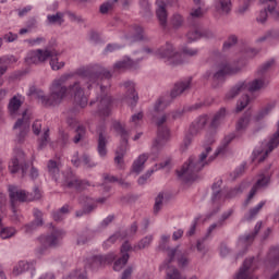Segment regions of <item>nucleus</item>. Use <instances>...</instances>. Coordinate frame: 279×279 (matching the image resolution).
<instances>
[{
  "instance_id": "nucleus-35",
  "label": "nucleus",
  "mask_w": 279,
  "mask_h": 279,
  "mask_svg": "<svg viewBox=\"0 0 279 279\" xmlns=\"http://www.w3.org/2000/svg\"><path fill=\"white\" fill-rule=\"evenodd\" d=\"M102 178L105 180V184H114V182H118V184H120V186H124V189H128V186H130V183H128L123 179H119L112 174L104 173Z\"/></svg>"
},
{
  "instance_id": "nucleus-40",
  "label": "nucleus",
  "mask_w": 279,
  "mask_h": 279,
  "mask_svg": "<svg viewBox=\"0 0 279 279\" xmlns=\"http://www.w3.org/2000/svg\"><path fill=\"white\" fill-rule=\"evenodd\" d=\"M128 260H130V254L124 253L123 255H121L120 258H118L113 263V270L121 271V269H123V267H125L128 265Z\"/></svg>"
},
{
  "instance_id": "nucleus-19",
  "label": "nucleus",
  "mask_w": 279,
  "mask_h": 279,
  "mask_svg": "<svg viewBox=\"0 0 279 279\" xmlns=\"http://www.w3.org/2000/svg\"><path fill=\"white\" fill-rule=\"evenodd\" d=\"M65 185L68 189H74L75 191H86L88 186H90V183L84 180L77 179V177H74L73 174H70V178L65 179Z\"/></svg>"
},
{
  "instance_id": "nucleus-54",
  "label": "nucleus",
  "mask_w": 279,
  "mask_h": 279,
  "mask_svg": "<svg viewBox=\"0 0 279 279\" xmlns=\"http://www.w3.org/2000/svg\"><path fill=\"white\" fill-rule=\"evenodd\" d=\"M119 0H113L112 2H105L100 5L99 12L100 14H108L111 10H114V3Z\"/></svg>"
},
{
  "instance_id": "nucleus-53",
  "label": "nucleus",
  "mask_w": 279,
  "mask_h": 279,
  "mask_svg": "<svg viewBox=\"0 0 279 279\" xmlns=\"http://www.w3.org/2000/svg\"><path fill=\"white\" fill-rule=\"evenodd\" d=\"M250 104V96L244 95L242 96L236 105V112H242V110H245Z\"/></svg>"
},
{
  "instance_id": "nucleus-63",
  "label": "nucleus",
  "mask_w": 279,
  "mask_h": 279,
  "mask_svg": "<svg viewBox=\"0 0 279 279\" xmlns=\"http://www.w3.org/2000/svg\"><path fill=\"white\" fill-rule=\"evenodd\" d=\"M38 228H40V226L36 222H31L27 223L23 227V230L26 234H32V232H34L35 230H37Z\"/></svg>"
},
{
  "instance_id": "nucleus-8",
  "label": "nucleus",
  "mask_w": 279,
  "mask_h": 279,
  "mask_svg": "<svg viewBox=\"0 0 279 279\" xmlns=\"http://www.w3.org/2000/svg\"><path fill=\"white\" fill-rule=\"evenodd\" d=\"M165 123H167V114L161 116L156 122L157 137L153 143V151L156 154L171 141V131H169V128H167Z\"/></svg>"
},
{
  "instance_id": "nucleus-42",
  "label": "nucleus",
  "mask_w": 279,
  "mask_h": 279,
  "mask_svg": "<svg viewBox=\"0 0 279 279\" xmlns=\"http://www.w3.org/2000/svg\"><path fill=\"white\" fill-rule=\"evenodd\" d=\"M267 260L272 267H276L279 263V246L270 248Z\"/></svg>"
},
{
  "instance_id": "nucleus-13",
  "label": "nucleus",
  "mask_w": 279,
  "mask_h": 279,
  "mask_svg": "<svg viewBox=\"0 0 279 279\" xmlns=\"http://www.w3.org/2000/svg\"><path fill=\"white\" fill-rule=\"evenodd\" d=\"M116 258L117 255H114V253H109L107 255H95L87 259L86 267L97 271V269H101V267H106V265H111V263H114Z\"/></svg>"
},
{
  "instance_id": "nucleus-36",
  "label": "nucleus",
  "mask_w": 279,
  "mask_h": 279,
  "mask_svg": "<svg viewBox=\"0 0 279 279\" xmlns=\"http://www.w3.org/2000/svg\"><path fill=\"white\" fill-rule=\"evenodd\" d=\"M48 25H62L64 23V13L57 12L56 14L47 15Z\"/></svg>"
},
{
  "instance_id": "nucleus-10",
  "label": "nucleus",
  "mask_w": 279,
  "mask_h": 279,
  "mask_svg": "<svg viewBox=\"0 0 279 279\" xmlns=\"http://www.w3.org/2000/svg\"><path fill=\"white\" fill-rule=\"evenodd\" d=\"M29 117H27V110L23 111L22 118L17 119L13 125V130H16V141L20 144L25 143L27 134H29Z\"/></svg>"
},
{
  "instance_id": "nucleus-29",
  "label": "nucleus",
  "mask_w": 279,
  "mask_h": 279,
  "mask_svg": "<svg viewBox=\"0 0 279 279\" xmlns=\"http://www.w3.org/2000/svg\"><path fill=\"white\" fill-rule=\"evenodd\" d=\"M166 269V279H186L185 276H182V274H180V270H178V268L172 267L171 264H169V267H165V268H160ZM191 279H197V276H193Z\"/></svg>"
},
{
  "instance_id": "nucleus-52",
  "label": "nucleus",
  "mask_w": 279,
  "mask_h": 279,
  "mask_svg": "<svg viewBox=\"0 0 279 279\" xmlns=\"http://www.w3.org/2000/svg\"><path fill=\"white\" fill-rule=\"evenodd\" d=\"M199 108V105H196L195 107H184L183 109H179L177 111L172 112V118L173 119H180L184 117V112H189L191 110H197Z\"/></svg>"
},
{
  "instance_id": "nucleus-23",
  "label": "nucleus",
  "mask_w": 279,
  "mask_h": 279,
  "mask_svg": "<svg viewBox=\"0 0 279 279\" xmlns=\"http://www.w3.org/2000/svg\"><path fill=\"white\" fill-rule=\"evenodd\" d=\"M267 184H269L268 177H262L260 179H258L257 182L255 183V185L250 191V194L244 203L245 206H247V204H250V201H252L254 198V195H256L258 189H263V187L267 186Z\"/></svg>"
},
{
  "instance_id": "nucleus-22",
  "label": "nucleus",
  "mask_w": 279,
  "mask_h": 279,
  "mask_svg": "<svg viewBox=\"0 0 279 279\" xmlns=\"http://www.w3.org/2000/svg\"><path fill=\"white\" fill-rule=\"evenodd\" d=\"M145 57H141L140 59H137L136 61L128 58L124 59L122 61H118L114 65H113V71L118 72V71H125V69H136L138 66V62H141V60H143Z\"/></svg>"
},
{
  "instance_id": "nucleus-41",
  "label": "nucleus",
  "mask_w": 279,
  "mask_h": 279,
  "mask_svg": "<svg viewBox=\"0 0 279 279\" xmlns=\"http://www.w3.org/2000/svg\"><path fill=\"white\" fill-rule=\"evenodd\" d=\"M156 14L160 26L165 29L167 27V9H165V5H159Z\"/></svg>"
},
{
  "instance_id": "nucleus-38",
  "label": "nucleus",
  "mask_w": 279,
  "mask_h": 279,
  "mask_svg": "<svg viewBox=\"0 0 279 279\" xmlns=\"http://www.w3.org/2000/svg\"><path fill=\"white\" fill-rule=\"evenodd\" d=\"M80 203L86 204L84 207L86 215H90V213H93V210H95V208H97V204H95L93 202V199L88 196H81Z\"/></svg>"
},
{
  "instance_id": "nucleus-55",
  "label": "nucleus",
  "mask_w": 279,
  "mask_h": 279,
  "mask_svg": "<svg viewBox=\"0 0 279 279\" xmlns=\"http://www.w3.org/2000/svg\"><path fill=\"white\" fill-rule=\"evenodd\" d=\"M14 234H16V229L14 228H2L0 230V236L1 239H12V236H14Z\"/></svg>"
},
{
  "instance_id": "nucleus-62",
  "label": "nucleus",
  "mask_w": 279,
  "mask_h": 279,
  "mask_svg": "<svg viewBox=\"0 0 279 279\" xmlns=\"http://www.w3.org/2000/svg\"><path fill=\"white\" fill-rule=\"evenodd\" d=\"M267 38H272L274 40H279V31L278 29H271L266 33L264 37H262L259 40L263 43V40H267Z\"/></svg>"
},
{
  "instance_id": "nucleus-59",
  "label": "nucleus",
  "mask_w": 279,
  "mask_h": 279,
  "mask_svg": "<svg viewBox=\"0 0 279 279\" xmlns=\"http://www.w3.org/2000/svg\"><path fill=\"white\" fill-rule=\"evenodd\" d=\"M274 60H269L266 63H264L257 71V75L259 77H263V75H265V73H267L269 71V69H271V66H274Z\"/></svg>"
},
{
  "instance_id": "nucleus-60",
  "label": "nucleus",
  "mask_w": 279,
  "mask_h": 279,
  "mask_svg": "<svg viewBox=\"0 0 279 279\" xmlns=\"http://www.w3.org/2000/svg\"><path fill=\"white\" fill-rule=\"evenodd\" d=\"M260 228H263V222L259 221L256 223L254 228V232L248 235H245L244 241L250 242L253 239H256V236L258 235V232H260Z\"/></svg>"
},
{
  "instance_id": "nucleus-43",
  "label": "nucleus",
  "mask_w": 279,
  "mask_h": 279,
  "mask_svg": "<svg viewBox=\"0 0 279 279\" xmlns=\"http://www.w3.org/2000/svg\"><path fill=\"white\" fill-rule=\"evenodd\" d=\"M48 173L54 179L58 180V177L60 175V166L58 162L53 160L48 161Z\"/></svg>"
},
{
  "instance_id": "nucleus-3",
  "label": "nucleus",
  "mask_w": 279,
  "mask_h": 279,
  "mask_svg": "<svg viewBox=\"0 0 279 279\" xmlns=\"http://www.w3.org/2000/svg\"><path fill=\"white\" fill-rule=\"evenodd\" d=\"M58 56H60V52L56 48L47 46L44 49L29 51L25 62L28 64H45L47 60H50L52 71H60V69H64V61H60Z\"/></svg>"
},
{
  "instance_id": "nucleus-47",
  "label": "nucleus",
  "mask_w": 279,
  "mask_h": 279,
  "mask_svg": "<svg viewBox=\"0 0 279 279\" xmlns=\"http://www.w3.org/2000/svg\"><path fill=\"white\" fill-rule=\"evenodd\" d=\"M22 102L16 96H14L9 102L10 114H16L17 110L21 108Z\"/></svg>"
},
{
  "instance_id": "nucleus-49",
  "label": "nucleus",
  "mask_w": 279,
  "mask_h": 279,
  "mask_svg": "<svg viewBox=\"0 0 279 279\" xmlns=\"http://www.w3.org/2000/svg\"><path fill=\"white\" fill-rule=\"evenodd\" d=\"M263 206H265V202H260L256 207L250 209L248 215H246L244 219L246 221H252V219H254V217H256V215L260 213V209L263 208Z\"/></svg>"
},
{
  "instance_id": "nucleus-61",
  "label": "nucleus",
  "mask_w": 279,
  "mask_h": 279,
  "mask_svg": "<svg viewBox=\"0 0 279 279\" xmlns=\"http://www.w3.org/2000/svg\"><path fill=\"white\" fill-rule=\"evenodd\" d=\"M182 23H184V19L180 14H175L171 19V25L174 27V29H178V27H182Z\"/></svg>"
},
{
  "instance_id": "nucleus-24",
  "label": "nucleus",
  "mask_w": 279,
  "mask_h": 279,
  "mask_svg": "<svg viewBox=\"0 0 279 279\" xmlns=\"http://www.w3.org/2000/svg\"><path fill=\"white\" fill-rule=\"evenodd\" d=\"M213 32L202 28H196L187 33V39L190 43H193V40H198V38H213Z\"/></svg>"
},
{
  "instance_id": "nucleus-28",
  "label": "nucleus",
  "mask_w": 279,
  "mask_h": 279,
  "mask_svg": "<svg viewBox=\"0 0 279 279\" xmlns=\"http://www.w3.org/2000/svg\"><path fill=\"white\" fill-rule=\"evenodd\" d=\"M128 236V232L125 231H116L112 235H110L105 242H104V247L108 248L111 245H114L117 241H123Z\"/></svg>"
},
{
  "instance_id": "nucleus-26",
  "label": "nucleus",
  "mask_w": 279,
  "mask_h": 279,
  "mask_svg": "<svg viewBox=\"0 0 279 279\" xmlns=\"http://www.w3.org/2000/svg\"><path fill=\"white\" fill-rule=\"evenodd\" d=\"M269 84V81L265 78V76H260L259 78L253 80L251 83H247L248 93H256L257 90H260V88H265Z\"/></svg>"
},
{
  "instance_id": "nucleus-58",
  "label": "nucleus",
  "mask_w": 279,
  "mask_h": 279,
  "mask_svg": "<svg viewBox=\"0 0 279 279\" xmlns=\"http://www.w3.org/2000/svg\"><path fill=\"white\" fill-rule=\"evenodd\" d=\"M236 43H239V38L236 37V35L229 36L228 39L223 44V50L228 51V49H231V47H234V45H236Z\"/></svg>"
},
{
  "instance_id": "nucleus-17",
  "label": "nucleus",
  "mask_w": 279,
  "mask_h": 279,
  "mask_svg": "<svg viewBox=\"0 0 279 279\" xmlns=\"http://www.w3.org/2000/svg\"><path fill=\"white\" fill-rule=\"evenodd\" d=\"M245 90H247V82L240 81L229 89L225 99L226 101H232V99H236V97H239L241 93H245Z\"/></svg>"
},
{
  "instance_id": "nucleus-31",
  "label": "nucleus",
  "mask_w": 279,
  "mask_h": 279,
  "mask_svg": "<svg viewBox=\"0 0 279 279\" xmlns=\"http://www.w3.org/2000/svg\"><path fill=\"white\" fill-rule=\"evenodd\" d=\"M260 2L267 5V10L272 19L275 21H279V11L276 10V5H278V2H276V0H260Z\"/></svg>"
},
{
  "instance_id": "nucleus-33",
  "label": "nucleus",
  "mask_w": 279,
  "mask_h": 279,
  "mask_svg": "<svg viewBox=\"0 0 279 279\" xmlns=\"http://www.w3.org/2000/svg\"><path fill=\"white\" fill-rule=\"evenodd\" d=\"M227 114L228 110H226L225 107L220 108V110L214 116L210 122V128H219V123L226 119Z\"/></svg>"
},
{
  "instance_id": "nucleus-18",
  "label": "nucleus",
  "mask_w": 279,
  "mask_h": 279,
  "mask_svg": "<svg viewBox=\"0 0 279 279\" xmlns=\"http://www.w3.org/2000/svg\"><path fill=\"white\" fill-rule=\"evenodd\" d=\"M178 247L171 248L167 245V242H160L158 250L160 252H166L168 259H166L162 265L160 266V269H165V267H169L171 265V262L175 259V254H178Z\"/></svg>"
},
{
  "instance_id": "nucleus-2",
  "label": "nucleus",
  "mask_w": 279,
  "mask_h": 279,
  "mask_svg": "<svg viewBox=\"0 0 279 279\" xmlns=\"http://www.w3.org/2000/svg\"><path fill=\"white\" fill-rule=\"evenodd\" d=\"M71 75H62L60 78H56L52 81L49 95L39 94L38 99L41 101V106L44 108H56V106H60L69 96V87H66V82Z\"/></svg>"
},
{
  "instance_id": "nucleus-21",
  "label": "nucleus",
  "mask_w": 279,
  "mask_h": 279,
  "mask_svg": "<svg viewBox=\"0 0 279 279\" xmlns=\"http://www.w3.org/2000/svg\"><path fill=\"white\" fill-rule=\"evenodd\" d=\"M124 88L126 89V96L125 99L128 104L131 105L132 108L138 104V94L136 93V89L134 88V83L128 81L124 83Z\"/></svg>"
},
{
  "instance_id": "nucleus-39",
  "label": "nucleus",
  "mask_w": 279,
  "mask_h": 279,
  "mask_svg": "<svg viewBox=\"0 0 279 279\" xmlns=\"http://www.w3.org/2000/svg\"><path fill=\"white\" fill-rule=\"evenodd\" d=\"M250 121H252V113H246L242 118L239 119L236 123V131L243 132V130H247V125H250Z\"/></svg>"
},
{
  "instance_id": "nucleus-6",
  "label": "nucleus",
  "mask_w": 279,
  "mask_h": 279,
  "mask_svg": "<svg viewBox=\"0 0 279 279\" xmlns=\"http://www.w3.org/2000/svg\"><path fill=\"white\" fill-rule=\"evenodd\" d=\"M9 197L11 202V208L14 217H16V204L25 202H34L35 199H40L41 194L38 187H34V193L26 192L25 190H19L14 185L9 186Z\"/></svg>"
},
{
  "instance_id": "nucleus-1",
  "label": "nucleus",
  "mask_w": 279,
  "mask_h": 279,
  "mask_svg": "<svg viewBox=\"0 0 279 279\" xmlns=\"http://www.w3.org/2000/svg\"><path fill=\"white\" fill-rule=\"evenodd\" d=\"M233 138H236V135H234V133L225 136L216 154L211 156L209 155L210 151H213V147L206 146L205 151H203L198 156V158L190 157L187 162H185L181 170L178 171L179 178H182V180H184L185 182H195V180L199 178V171H202V169H204L207 165H210V162H213V160H215V158H217L219 154H225L226 149H228V145L232 143Z\"/></svg>"
},
{
  "instance_id": "nucleus-15",
  "label": "nucleus",
  "mask_w": 279,
  "mask_h": 279,
  "mask_svg": "<svg viewBox=\"0 0 279 279\" xmlns=\"http://www.w3.org/2000/svg\"><path fill=\"white\" fill-rule=\"evenodd\" d=\"M96 133L98 135L97 140V151L102 158L108 154V133H106V125L101 124L97 128Z\"/></svg>"
},
{
  "instance_id": "nucleus-11",
  "label": "nucleus",
  "mask_w": 279,
  "mask_h": 279,
  "mask_svg": "<svg viewBox=\"0 0 279 279\" xmlns=\"http://www.w3.org/2000/svg\"><path fill=\"white\" fill-rule=\"evenodd\" d=\"M155 54L157 58L168 60L170 64H180L182 61H180V52L177 51L175 48H173V45L167 43L165 46L159 48Z\"/></svg>"
},
{
  "instance_id": "nucleus-64",
  "label": "nucleus",
  "mask_w": 279,
  "mask_h": 279,
  "mask_svg": "<svg viewBox=\"0 0 279 279\" xmlns=\"http://www.w3.org/2000/svg\"><path fill=\"white\" fill-rule=\"evenodd\" d=\"M88 242V234L82 232L77 234L76 244L77 245H86Z\"/></svg>"
},
{
  "instance_id": "nucleus-51",
  "label": "nucleus",
  "mask_w": 279,
  "mask_h": 279,
  "mask_svg": "<svg viewBox=\"0 0 279 279\" xmlns=\"http://www.w3.org/2000/svg\"><path fill=\"white\" fill-rule=\"evenodd\" d=\"M75 136L73 138V143L77 144L80 143V141H83V138H85L86 136V128H84L83 125H78L75 130Z\"/></svg>"
},
{
  "instance_id": "nucleus-45",
  "label": "nucleus",
  "mask_w": 279,
  "mask_h": 279,
  "mask_svg": "<svg viewBox=\"0 0 279 279\" xmlns=\"http://www.w3.org/2000/svg\"><path fill=\"white\" fill-rule=\"evenodd\" d=\"M140 5H141V13L145 19H149L153 16L151 13V4H149L148 0H140Z\"/></svg>"
},
{
  "instance_id": "nucleus-4",
  "label": "nucleus",
  "mask_w": 279,
  "mask_h": 279,
  "mask_svg": "<svg viewBox=\"0 0 279 279\" xmlns=\"http://www.w3.org/2000/svg\"><path fill=\"white\" fill-rule=\"evenodd\" d=\"M31 167V170H29ZM29 170V178L32 180H36L38 178V169L34 167V160L29 161L27 160V154H25V150L21 148L14 149V155L11 158V161L9 163V171L10 173H19L21 171L22 178H25L27 175V171Z\"/></svg>"
},
{
  "instance_id": "nucleus-16",
  "label": "nucleus",
  "mask_w": 279,
  "mask_h": 279,
  "mask_svg": "<svg viewBox=\"0 0 279 279\" xmlns=\"http://www.w3.org/2000/svg\"><path fill=\"white\" fill-rule=\"evenodd\" d=\"M254 263V257L246 258L243 263V266L240 268L239 272L235 275L234 279H255L254 269L252 265Z\"/></svg>"
},
{
  "instance_id": "nucleus-20",
  "label": "nucleus",
  "mask_w": 279,
  "mask_h": 279,
  "mask_svg": "<svg viewBox=\"0 0 279 279\" xmlns=\"http://www.w3.org/2000/svg\"><path fill=\"white\" fill-rule=\"evenodd\" d=\"M186 90H191V78L175 83L170 96L172 99H175L180 95H183V93H186Z\"/></svg>"
},
{
  "instance_id": "nucleus-48",
  "label": "nucleus",
  "mask_w": 279,
  "mask_h": 279,
  "mask_svg": "<svg viewBox=\"0 0 279 279\" xmlns=\"http://www.w3.org/2000/svg\"><path fill=\"white\" fill-rule=\"evenodd\" d=\"M162 202H165V193L160 192L155 198L154 215H158L162 210Z\"/></svg>"
},
{
  "instance_id": "nucleus-34",
  "label": "nucleus",
  "mask_w": 279,
  "mask_h": 279,
  "mask_svg": "<svg viewBox=\"0 0 279 279\" xmlns=\"http://www.w3.org/2000/svg\"><path fill=\"white\" fill-rule=\"evenodd\" d=\"M221 181H217L216 183L213 184L211 190H213V195H211V202H219L221 197H223L225 193L223 190H221Z\"/></svg>"
},
{
  "instance_id": "nucleus-46",
  "label": "nucleus",
  "mask_w": 279,
  "mask_h": 279,
  "mask_svg": "<svg viewBox=\"0 0 279 279\" xmlns=\"http://www.w3.org/2000/svg\"><path fill=\"white\" fill-rule=\"evenodd\" d=\"M246 189H247V186L245 185V183H241L240 185H238L234 189L230 190L225 195V197H228L229 199H232V197H236V195H241V193H243Z\"/></svg>"
},
{
  "instance_id": "nucleus-32",
  "label": "nucleus",
  "mask_w": 279,
  "mask_h": 279,
  "mask_svg": "<svg viewBox=\"0 0 279 279\" xmlns=\"http://www.w3.org/2000/svg\"><path fill=\"white\" fill-rule=\"evenodd\" d=\"M14 62H16L14 56L0 58V77L1 75H5L8 66H10V64H14Z\"/></svg>"
},
{
  "instance_id": "nucleus-30",
  "label": "nucleus",
  "mask_w": 279,
  "mask_h": 279,
  "mask_svg": "<svg viewBox=\"0 0 279 279\" xmlns=\"http://www.w3.org/2000/svg\"><path fill=\"white\" fill-rule=\"evenodd\" d=\"M149 156L147 154L140 155L138 158L133 162V172L141 173L145 169V162H147Z\"/></svg>"
},
{
  "instance_id": "nucleus-44",
  "label": "nucleus",
  "mask_w": 279,
  "mask_h": 279,
  "mask_svg": "<svg viewBox=\"0 0 279 279\" xmlns=\"http://www.w3.org/2000/svg\"><path fill=\"white\" fill-rule=\"evenodd\" d=\"M276 108V104H268L266 107H264L255 117L254 120L255 121H263V119H265V117H267V114H269V112H271V110Z\"/></svg>"
},
{
  "instance_id": "nucleus-12",
  "label": "nucleus",
  "mask_w": 279,
  "mask_h": 279,
  "mask_svg": "<svg viewBox=\"0 0 279 279\" xmlns=\"http://www.w3.org/2000/svg\"><path fill=\"white\" fill-rule=\"evenodd\" d=\"M65 234L66 232L62 229H53L50 234L39 236L38 241L45 248L58 247V245H60V241L64 239Z\"/></svg>"
},
{
  "instance_id": "nucleus-37",
  "label": "nucleus",
  "mask_w": 279,
  "mask_h": 279,
  "mask_svg": "<svg viewBox=\"0 0 279 279\" xmlns=\"http://www.w3.org/2000/svg\"><path fill=\"white\" fill-rule=\"evenodd\" d=\"M179 267H187L189 266V252L180 251V246H178V252L175 253Z\"/></svg>"
},
{
  "instance_id": "nucleus-5",
  "label": "nucleus",
  "mask_w": 279,
  "mask_h": 279,
  "mask_svg": "<svg viewBox=\"0 0 279 279\" xmlns=\"http://www.w3.org/2000/svg\"><path fill=\"white\" fill-rule=\"evenodd\" d=\"M240 71V68L232 66L230 63H221L207 70L203 74V78L210 80L213 88H219L226 82L227 75H236Z\"/></svg>"
},
{
  "instance_id": "nucleus-9",
  "label": "nucleus",
  "mask_w": 279,
  "mask_h": 279,
  "mask_svg": "<svg viewBox=\"0 0 279 279\" xmlns=\"http://www.w3.org/2000/svg\"><path fill=\"white\" fill-rule=\"evenodd\" d=\"M208 124V116L198 117L192 124L190 125L189 133L185 135L183 140V144L181 145V150L186 151L189 147H191V143H193V138L202 134V131Z\"/></svg>"
},
{
  "instance_id": "nucleus-27",
  "label": "nucleus",
  "mask_w": 279,
  "mask_h": 279,
  "mask_svg": "<svg viewBox=\"0 0 279 279\" xmlns=\"http://www.w3.org/2000/svg\"><path fill=\"white\" fill-rule=\"evenodd\" d=\"M215 10L219 14H230L232 12V0H216Z\"/></svg>"
},
{
  "instance_id": "nucleus-14",
  "label": "nucleus",
  "mask_w": 279,
  "mask_h": 279,
  "mask_svg": "<svg viewBox=\"0 0 279 279\" xmlns=\"http://www.w3.org/2000/svg\"><path fill=\"white\" fill-rule=\"evenodd\" d=\"M68 95L73 97L75 104L81 108H86L88 105V98L84 95V88H82V83L80 81H75L68 87Z\"/></svg>"
},
{
  "instance_id": "nucleus-50",
  "label": "nucleus",
  "mask_w": 279,
  "mask_h": 279,
  "mask_svg": "<svg viewBox=\"0 0 279 279\" xmlns=\"http://www.w3.org/2000/svg\"><path fill=\"white\" fill-rule=\"evenodd\" d=\"M29 269V263L27 262H20L13 269L14 276H21L24 271Z\"/></svg>"
},
{
  "instance_id": "nucleus-56",
  "label": "nucleus",
  "mask_w": 279,
  "mask_h": 279,
  "mask_svg": "<svg viewBox=\"0 0 279 279\" xmlns=\"http://www.w3.org/2000/svg\"><path fill=\"white\" fill-rule=\"evenodd\" d=\"M154 238H151V235L145 236L143 238L138 244L134 247V250H145V247H149V245L151 244Z\"/></svg>"
},
{
  "instance_id": "nucleus-7",
  "label": "nucleus",
  "mask_w": 279,
  "mask_h": 279,
  "mask_svg": "<svg viewBox=\"0 0 279 279\" xmlns=\"http://www.w3.org/2000/svg\"><path fill=\"white\" fill-rule=\"evenodd\" d=\"M113 130L120 136V145L116 150L114 162L116 165H118L119 169H123V158L125 157V154H128V150L130 149V143H129L130 132L125 130V125L122 124L121 122H114Z\"/></svg>"
},
{
  "instance_id": "nucleus-25",
  "label": "nucleus",
  "mask_w": 279,
  "mask_h": 279,
  "mask_svg": "<svg viewBox=\"0 0 279 279\" xmlns=\"http://www.w3.org/2000/svg\"><path fill=\"white\" fill-rule=\"evenodd\" d=\"M110 104H112V98L110 96H104L98 105V114L99 117H109L110 116Z\"/></svg>"
},
{
  "instance_id": "nucleus-57",
  "label": "nucleus",
  "mask_w": 279,
  "mask_h": 279,
  "mask_svg": "<svg viewBox=\"0 0 279 279\" xmlns=\"http://www.w3.org/2000/svg\"><path fill=\"white\" fill-rule=\"evenodd\" d=\"M49 144V129L44 130L43 136L39 138L38 149H45Z\"/></svg>"
}]
</instances>
